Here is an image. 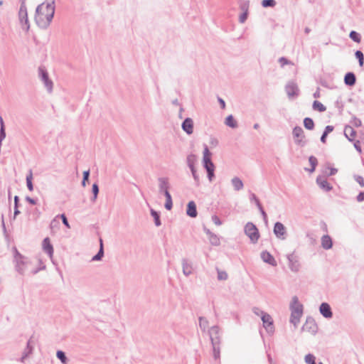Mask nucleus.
<instances>
[{
	"label": "nucleus",
	"mask_w": 364,
	"mask_h": 364,
	"mask_svg": "<svg viewBox=\"0 0 364 364\" xmlns=\"http://www.w3.org/2000/svg\"><path fill=\"white\" fill-rule=\"evenodd\" d=\"M250 2L249 1H240V9L242 12H248Z\"/></svg>",
	"instance_id": "nucleus-42"
},
{
	"label": "nucleus",
	"mask_w": 364,
	"mask_h": 364,
	"mask_svg": "<svg viewBox=\"0 0 364 364\" xmlns=\"http://www.w3.org/2000/svg\"><path fill=\"white\" fill-rule=\"evenodd\" d=\"M354 125L355 127H360L361 125V121L359 119H354Z\"/></svg>",
	"instance_id": "nucleus-64"
},
{
	"label": "nucleus",
	"mask_w": 364,
	"mask_h": 364,
	"mask_svg": "<svg viewBox=\"0 0 364 364\" xmlns=\"http://www.w3.org/2000/svg\"><path fill=\"white\" fill-rule=\"evenodd\" d=\"M203 164L205 170L208 168H215V165L211 160V152L209 151L207 145H204V150L203 152Z\"/></svg>",
	"instance_id": "nucleus-11"
},
{
	"label": "nucleus",
	"mask_w": 364,
	"mask_h": 364,
	"mask_svg": "<svg viewBox=\"0 0 364 364\" xmlns=\"http://www.w3.org/2000/svg\"><path fill=\"white\" fill-rule=\"evenodd\" d=\"M34 348V341L32 338H30L28 342L26 348L22 353V356L20 358L19 361L21 363H24L25 360L33 353Z\"/></svg>",
	"instance_id": "nucleus-13"
},
{
	"label": "nucleus",
	"mask_w": 364,
	"mask_h": 364,
	"mask_svg": "<svg viewBox=\"0 0 364 364\" xmlns=\"http://www.w3.org/2000/svg\"><path fill=\"white\" fill-rule=\"evenodd\" d=\"M90 176V170L85 171L83 172V178L82 181V186L85 187L86 186V181H88Z\"/></svg>",
	"instance_id": "nucleus-50"
},
{
	"label": "nucleus",
	"mask_w": 364,
	"mask_h": 364,
	"mask_svg": "<svg viewBox=\"0 0 364 364\" xmlns=\"http://www.w3.org/2000/svg\"><path fill=\"white\" fill-rule=\"evenodd\" d=\"M42 246L43 251L49 256L50 259H52L53 255V247L51 245L48 237H46L43 240Z\"/></svg>",
	"instance_id": "nucleus-22"
},
{
	"label": "nucleus",
	"mask_w": 364,
	"mask_h": 364,
	"mask_svg": "<svg viewBox=\"0 0 364 364\" xmlns=\"http://www.w3.org/2000/svg\"><path fill=\"white\" fill-rule=\"evenodd\" d=\"M356 82V77L353 73H347L344 77V82L346 85L353 86Z\"/></svg>",
	"instance_id": "nucleus-26"
},
{
	"label": "nucleus",
	"mask_w": 364,
	"mask_h": 364,
	"mask_svg": "<svg viewBox=\"0 0 364 364\" xmlns=\"http://www.w3.org/2000/svg\"><path fill=\"white\" fill-rule=\"evenodd\" d=\"M309 161L311 168L310 169L305 168V170L309 171L310 173H313L315 171V168L318 164V160L315 156H311L309 158Z\"/></svg>",
	"instance_id": "nucleus-31"
},
{
	"label": "nucleus",
	"mask_w": 364,
	"mask_h": 364,
	"mask_svg": "<svg viewBox=\"0 0 364 364\" xmlns=\"http://www.w3.org/2000/svg\"><path fill=\"white\" fill-rule=\"evenodd\" d=\"M92 192L93 193V198H92V201H95L97 198V195L99 193V187L97 183H94L92 187Z\"/></svg>",
	"instance_id": "nucleus-46"
},
{
	"label": "nucleus",
	"mask_w": 364,
	"mask_h": 364,
	"mask_svg": "<svg viewBox=\"0 0 364 364\" xmlns=\"http://www.w3.org/2000/svg\"><path fill=\"white\" fill-rule=\"evenodd\" d=\"M252 312L257 315V316H260L261 317L262 316V314H265L266 312H264L263 311H262L258 307H253L252 308Z\"/></svg>",
	"instance_id": "nucleus-53"
},
{
	"label": "nucleus",
	"mask_w": 364,
	"mask_h": 364,
	"mask_svg": "<svg viewBox=\"0 0 364 364\" xmlns=\"http://www.w3.org/2000/svg\"><path fill=\"white\" fill-rule=\"evenodd\" d=\"M292 134L296 144L300 146H304L306 145V141H304V132L301 127H295L293 129Z\"/></svg>",
	"instance_id": "nucleus-8"
},
{
	"label": "nucleus",
	"mask_w": 364,
	"mask_h": 364,
	"mask_svg": "<svg viewBox=\"0 0 364 364\" xmlns=\"http://www.w3.org/2000/svg\"><path fill=\"white\" fill-rule=\"evenodd\" d=\"M104 256V246L103 241L100 239V250L92 258V261H100Z\"/></svg>",
	"instance_id": "nucleus-29"
},
{
	"label": "nucleus",
	"mask_w": 364,
	"mask_h": 364,
	"mask_svg": "<svg viewBox=\"0 0 364 364\" xmlns=\"http://www.w3.org/2000/svg\"><path fill=\"white\" fill-rule=\"evenodd\" d=\"M18 17L23 28L28 31L30 28V24L28 18L27 9L25 2H22L20 6Z\"/></svg>",
	"instance_id": "nucleus-7"
},
{
	"label": "nucleus",
	"mask_w": 364,
	"mask_h": 364,
	"mask_svg": "<svg viewBox=\"0 0 364 364\" xmlns=\"http://www.w3.org/2000/svg\"><path fill=\"white\" fill-rule=\"evenodd\" d=\"M344 134L350 141H353L356 135V132L351 126L347 125L344 129Z\"/></svg>",
	"instance_id": "nucleus-25"
},
{
	"label": "nucleus",
	"mask_w": 364,
	"mask_h": 364,
	"mask_svg": "<svg viewBox=\"0 0 364 364\" xmlns=\"http://www.w3.org/2000/svg\"><path fill=\"white\" fill-rule=\"evenodd\" d=\"M186 214L191 218H196L198 215L196 205L194 201L188 202L187 205Z\"/></svg>",
	"instance_id": "nucleus-24"
},
{
	"label": "nucleus",
	"mask_w": 364,
	"mask_h": 364,
	"mask_svg": "<svg viewBox=\"0 0 364 364\" xmlns=\"http://www.w3.org/2000/svg\"><path fill=\"white\" fill-rule=\"evenodd\" d=\"M218 102H219V103H220V105L221 106V108L222 109H225V101L222 98L218 97Z\"/></svg>",
	"instance_id": "nucleus-61"
},
{
	"label": "nucleus",
	"mask_w": 364,
	"mask_h": 364,
	"mask_svg": "<svg viewBox=\"0 0 364 364\" xmlns=\"http://www.w3.org/2000/svg\"><path fill=\"white\" fill-rule=\"evenodd\" d=\"M231 183H232V186H233L234 190L236 191H239L242 190L244 187L243 182L242 181V180L240 178H238L237 176H235L231 179Z\"/></svg>",
	"instance_id": "nucleus-28"
},
{
	"label": "nucleus",
	"mask_w": 364,
	"mask_h": 364,
	"mask_svg": "<svg viewBox=\"0 0 364 364\" xmlns=\"http://www.w3.org/2000/svg\"><path fill=\"white\" fill-rule=\"evenodd\" d=\"M0 124H1V129H0V146H1L2 141L6 137V132H5L4 121H3V119L1 117H0Z\"/></svg>",
	"instance_id": "nucleus-40"
},
{
	"label": "nucleus",
	"mask_w": 364,
	"mask_h": 364,
	"mask_svg": "<svg viewBox=\"0 0 364 364\" xmlns=\"http://www.w3.org/2000/svg\"><path fill=\"white\" fill-rule=\"evenodd\" d=\"M315 356L311 353L306 355L304 358V360L306 364H314L315 363Z\"/></svg>",
	"instance_id": "nucleus-45"
},
{
	"label": "nucleus",
	"mask_w": 364,
	"mask_h": 364,
	"mask_svg": "<svg viewBox=\"0 0 364 364\" xmlns=\"http://www.w3.org/2000/svg\"><path fill=\"white\" fill-rule=\"evenodd\" d=\"M333 130V127L331 126V125H328L326 127L323 132L326 133V134H328Z\"/></svg>",
	"instance_id": "nucleus-57"
},
{
	"label": "nucleus",
	"mask_w": 364,
	"mask_h": 364,
	"mask_svg": "<svg viewBox=\"0 0 364 364\" xmlns=\"http://www.w3.org/2000/svg\"><path fill=\"white\" fill-rule=\"evenodd\" d=\"M209 336L210 338L211 343H220V328L218 326H212L209 331Z\"/></svg>",
	"instance_id": "nucleus-16"
},
{
	"label": "nucleus",
	"mask_w": 364,
	"mask_h": 364,
	"mask_svg": "<svg viewBox=\"0 0 364 364\" xmlns=\"http://www.w3.org/2000/svg\"><path fill=\"white\" fill-rule=\"evenodd\" d=\"M276 5L275 0H262V6L264 8L274 7Z\"/></svg>",
	"instance_id": "nucleus-44"
},
{
	"label": "nucleus",
	"mask_w": 364,
	"mask_h": 364,
	"mask_svg": "<svg viewBox=\"0 0 364 364\" xmlns=\"http://www.w3.org/2000/svg\"><path fill=\"white\" fill-rule=\"evenodd\" d=\"M250 200L251 202H255L256 201V200H259L257 198V197L256 196V195L255 193H251L250 194Z\"/></svg>",
	"instance_id": "nucleus-60"
},
{
	"label": "nucleus",
	"mask_w": 364,
	"mask_h": 364,
	"mask_svg": "<svg viewBox=\"0 0 364 364\" xmlns=\"http://www.w3.org/2000/svg\"><path fill=\"white\" fill-rule=\"evenodd\" d=\"M212 221L216 225H220L222 224L221 220L220 218L216 215H213L212 216Z\"/></svg>",
	"instance_id": "nucleus-54"
},
{
	"label": "nucleus",
	"mask_w": 364,
	"mask_h": 364,
	"mask_svg": "<svg viewBox=\"0 0 364 364\" xmlns=\"http://www.w3.org/2000/svg\"><path fill=\"white\" fill-rule=\"evenodd\" d=\"M245 233L250 239L252 243L255 244L259 238L257 228L252 223H247L245 226Z\"/></svg>",
	"instance_id": "nucleus-5"
},
{
	"label": "nucleus",
	"mask_w": 364,
	"mask_h": 364,
	"mask_svg": "<svg viewBox=\"0 0 364 364\" xmlns=\"http://www.w3.org/2000/svg\"><path fill=\"white\" fill-rule=\"evenodd\" d=\"M159 192L163 193L166 197L165 208L170 210L173 207V201L171 196L168 191L170 184L168 178L166 177H160L158 178Z\"/></svg>",
	"instance_id": "nucleus-3"
},
{
	"label": "nucleus",
	"mask_w": 364,
	"mask_h": 364,
	"mask_svg": "<svg viewBox=\"0 0 364 364\" xmlns=\"http://www.w3.org/2000/svg\"><path fill=\"white\" fill-rule=\"evenodd\" d=\"M208 321L204 317L199 318V326L200 329L204 332L208 328Z\"/></svg>",
	"instance_id": "nucleus-35"
},
{
	"label": "nucleus",
	"mask_w": 364,
	"mask_h": 364,
	"mask_svg": "<svg viewBox=\"0 0 364 364\" xmlns=\"http://www.w3.org/2000/svg\"><path fill=\"white\" fill-rule=\"evenodd\" d=\"M278 61L281 67L282 68L286 65H294V63L291 61L289 60L287 58L284 57L279 58Z\"/></svg>",
	"instance_id": "nucleus-48"
},
{
	"label": "nucleus",
	"mask_w": 364,
	"mask_h": 364,
	"mask_svg": "<svg viewBox=\"0 0 364 364\" xmlns=\"http://www.w3.org/2000/svg\"><path fill=\"white\" fill-rule=\"evenodd\" d=\"M182 129L188 135L193 132V121L191 118L187 117L181 124Z\"/></svg>",
	"instance_id": "nucleus-19"
},
{
	"label": "nucleus",
	"mask_w": 364,
	"mask_h": 364,
	"mask_svg": "<svg viewBox=\"0 0 364 364\" xmlns=\"http://www.w3.org/2000/svg\"><path fill=\"white\" fill-rule=\"evenodd\" d=\"M60 218H61V219H62V222H63V224H64L67 228H70V227L69 223H68V219H67V218H66L65 215V214H62V215H60Z\"/></svg>",
	"instance_id": "nucleus-55"
},
{
	"label": "nucleus",
	"mask_w": 364,
	"mask_h": 364,
	"mask_svg": "<svg viewBox=\"0 0 364 364\" xmlns=\"http://www.w3.org/2000/svg\"><path fill=\"white\" fill-rule=\"evenodd\" d=\"M354 147L355 149L359 152V153H361L362 150H361V146H360V143L359 141H356L355 143H354Z\"/></svg>",
	"instance_id": "nucleus-56"
},
{
	"label": "nucleus",
	"mask_w": 364,
	"mask_h": 364,
	"mask_svg": "<svg viewBox=\"0 0 364 364\" xmlns=\"http://www.w3.org/2000/svg\"><path fill=\"white\" fill-rule=\"evenodd\" d=\"M321 246L325 250H329L332 247L333 242L329 235H326L321 237Z\"/></svg>",
	"instance_id": "nucleus-27"
},
{
	"label": "nucleus",
	"mask_w": 364,
	"mask_h": 364,
	"mask_svg": "<svg viewBox=\"0 0 364 364\" xmlns=\"http://www.w3.org/2000/svg\"><path fill=\"white\" fill-rule=\"evenodd\" d=\"M14 262L16 271L21 275H23L27 266L30 264V260L22 255L16 248L14 249Z\"/></svg>",
	"instance_id": "nucleus-4"
},
{
	"label": "nucleus",
	"mask_w": 364,
	"mask_h": 364,
	"mask_svg": "<svg viewBox=\"0 0 364 364\" xmlns=\"http://www.w3.org/2000/svg\"><path fill=\"white\" fill-rule=\"evenodd\" d=\"M349 37L355 42L356 43H360V40H361V38H360V36L358 33H357L356 31H350V34H349Z\"/></svg>",
	"instance_id": "nucleus-41"
},
{
	"label": "nucleus",
	"mask_w": 364,
	"mask_h": 364,
	"mask_svg": "<svg viewBox=\"0 0 364 364\" xmlns=\"http://www.w3.org/2000/svg\"><path fill=\"white\" fill-rule=\"evenodd\" d=\"M206 171L209 181L212 182L213 181V178H215V168H208L206 170Z\"/></svg>",
	"instance_id": "nucleus-49"
},
{
	"label": "nucleus",
	"mask_w": 364,
	"mask_h": 364,
	"mask_svg": "<svg viewBox=\"0 0 364 364\" xmlns=\"http://www.w3.org/2000/svg\"><path fill=\"white\" fill-rule=\"evenodd\" d=\"M151 215L154 219V223L156 226L159 227L161 225L160 215L158 212L154 209H151Z\"/></svg>",
	"instance_id": "nucleus-36"
},
{
	"label": "nucleus",
	"mask_w": 364,
	"mask_h": 364,
	"mask_svg": "<svg viewBox=\"0 0 364 364\" xmlns=\"http://www.w3.org/2000/svg\"><path fill=\"white\" fill-rule=\"evenodd\" d=\"M225 124L226 126L231 127L232 129L237 127V122L234 119L232 114L228 115L225 120Z\"/></svg>",
	"instance_id": "nucleus-30"
},
{
	"label": "nucleus",
	"mask_w": 364,
	"mask_h": 364,
	"mask_svg": "<svg viewBox=\"0 0 364 364\" xmlns=\"http://www.w3.org/2000/svg\"><path fill=\"white\" fill-rule=\"evenodd\" d=\"M303 305L299 301L298 297L294 296L289 305V309L291 311L290 322L295 328L297 327L303 315Z\"/></svg>",
	"instance_id": "nucleus-2"
},
{
	"label": "nucleus",
	"mask_w": 364,
	"mask_h": 364,
	"mask_svg": "<svg viewBox=\"0 0 364 364\" xmlns=\"http://www.w3.org/2000/svg\"><path fill=\"white\" fill-rule=\"evenodd\" d=\"M357 200L359 202L363 201L364 200V193H359L358 196H357Z\"/></svg>",
	"instance_id": "nucleus-63"
},
{
	"label": "nucleus",
	"mask_w": 364,
	"mask_h": 364,
	"mask_svg": "<svg viewBox=\"0 0 364 364\" xmlns=\"http://www.w3.org/2000/svg\"><path fill=\"white\" fill-rule=\"evenodd\" d=\"M261 319L263 322V326L265 328V329L268 332H272L274 330V326L272 316L269 314L265 313L262 314Z\"/></svg>",
	"instance_id": "nucleus-14"
},
{
	"label": "nucleus",
	"mask_w": 364,
	"mask_h": 364,
	"mask_svg": "<svg viewBox=\"0 0 364 364\" xmlns=\"http://www.w3.org/2000/svg\"><path fill=\"white\" fill-rule=\"evenodd\" d=\"M228 274L226 272L218 269V280L225 281V280L228 279Z\"/></svg>",
	"instance_id": "nucleus-47"
},
{
	"label": "nucleus",
	"mask_w": 364,
	"mask_h": 364,
	"mask_svg": "<svg viewBox=\"0 0 364 364\" xmlns=\"http://www.w3.org/2000/svg\"><path fill=\"white\" fill-rule=\"evenodd\" d=\"M190 170L191 171L192 176H193L196 183H197V185H198L199 184V176L196 173V170L195 168V166L192 167V168H190Z\"/></svg>",
	"instance_id": "nucleus-51"
},
{
	"label": "nucleus",
	"mask_w": 364,
	"mask_h": 364,
	"mask_svg": "<svg viewBox=\"0 0 364 364\" xmlns=\"http://www.w3.org/2000/svg\"><path fill=\"white\" fill-rule=\"evenodd\" d=\"M304 126L306 129L312 130L314 128V122L310 117H306L304 119Z\"/></svg>",
	"instance_id": "nucleus-33"
},
{
	"label": "nucleus",
	"mask_w": 364,
	"mask_h": 364,
	"mask_svg": "<svg viewBox=\"0 0 364 364\" xmlns=\"http://www.w3.org/2000/svg\"><path fill=\"white\" fill-rule=\"evenodd\" d=\"M213 346V356L215 360H218L220 358V343H211Z\"/></svg>",
	"instance_id": "nucleus-32"
},
{
	"label": "nucleus",
	"mask_w": 364,
	"mask_h": 364,
	"mask_svg": "<svg viewBox=\"0 0 364 364\" xmlns=\"http://www.w3.org/2000/svg\"><path fill=\"white\" fill-rule=\"evenodd\" d=\"M317 325L315 321L311 317H308L306 320L305 323L303 325L301 330L303 331H307L311 334H315L317 332Z\"/></svg>",
	"instance_id": "nucleus-12"
},
{
	"label": "nucleus",
	"mask_w": 364,
	"mask_h": 364,
	"mask_svg": "<svg viewBox=\"0 0 364 364\" xmlns=\"http://www.w3.org/2000/svg\"><path fill=\"white\" fill-rule=\"evenodd\" d=\"M55 14L54 0H48L38 5L36 10L35 21L38 26L46 29L50 24Z\"/></svg>",
	"instance_id": "nucleus-1"
},
{
	"label": "nucleus",
	"mask_w": 364,
	"mask_h": 364,
	"mask_svg": "<svg viewBox=\"0 0 364 364\" xmlns=\"http://www.w3.org/2000/svg\"><path fill=\"white\" fill-rule=\"evenodd\" d=\"M248 16V12H242L239 17V21L241 23H244Z\"/></svg>",
	"instance_id": "nucleus-52"
},
{
	"label": "nucleus",
	"mask_w": 364,
	"mask_h": 364,
	"mask_svg": "<svg viewBox=\"0 0 364 364\" xmlns=\"http://www.w3.org/2000/svg\"><path fill=\"white\" fill-rule=\"evenodd\" d=\"M319 312L326 318H331L333 317L331 308L328 303H321L319 306Z\"/></svg>",
	"instance_id": "nucleus-15"
},
{
	"label": "nucleus",
	"mask_w": 364,
	"mask_h": 364,
	"mask_svg": "<svg viewBox=\"0 0 364 364\" xmlns=\"http://www.w3.org/2000/svg\"><path fill=\"white\" fill-rule=\"evenodd\" d=\"M285 90L289 97L298 95L299 89L296 84L294 82H289L285 87Z\"/></svg>",
	"instance_id": "nucleus-17"
},
{
	"label": "nucleus",
	"mask_w": 364,
	"mask_h": 364,
	"mask_svg": "<svg viewBox=\"0 0 364 364\" xmlns=\"http://www.w3.org/2000/svg\"><path fill=\"white\" fill-rule=\"evenodd\" d=\"M38 77L44 84V87L47 90L48 92L51 93L53 92V81L49 78L48 73L45 68L39 67Z\"/></svg>",
	"instance_id": "nucleus-6"
},
{
	"label": "nucleus",
	"mask_w": 364,
	"mask_h": 364,
	"mask_svg": "<svg viewBox=\"0 0 364 364\" xmlns=\"http://www.w3.org/2000/svg\"><path fill=\"white\" fill-rule=\"evenodd\" d=\"M33 173L31 171H29L28 174L26 176V185L27 188L30 191L33 190V185L32 183Z\"/></svg>",
	"instance_id": "nucleus-37"
},
{
	"label": "nucleus",
	"mask_w": 364,
	"mask_h": 364,
	"mask_svg": "<svg viewBox=\"0 0 364 364\" xmlns=\"http://www.w3.org/2000/svg\"><path fill=\"white\" fill-rule=\"evenodd\" d=\"M260 256L264 262L267 263L273 267H276L277 265L275 259L269 252L262 251Z\"/></svg>",
	"instance_id": "nucleus-20"
},
{
	"label": "nucleus",
	"mask_w": 364,
	"mask_h": 364,
	"mask_svg": "<svg viewBox=\"0 0 364 364\" xmlns=\"http://www.w3.org/2000/svg\"><path fill=\"white\" fill-rule=\"evenodd\" d=\"M203 231L206 233L208 237V240L210 243L214 246H219L220 244V238L218 235L212 232L209 229L206 227H203Z\"/></svg>",
	"instance_id": "nucleus-18"
},
{
	"label": "nucleus",
	"mask_w": 364,
	"mask_h": 364,
	"mask_svg": "<svg viewBox=\"0 0 364 364\" xmlns=\"http://www.w3.org/2000/svg\"><path fill=\"white\" fill-rule=\"evenodd\" d=\"M273 232L277 238L281 240H284L287 237V228L280 222H277L274 223Z\"/></svg>",
	"instance_id": "nucleus-10"
},
{
	"label": "nucleus",
	"mask_w": 364,
	"mask_h": 364,
	"mask_svg": "<svg viewBox=\"0 0 364 364\" xmlns=\"http://www.w3.org/2000/svg\"><path fill=\"white\" fill-rule=\"evenodd\" d=\"M288 259V266L291 272H297L299 271L301 264L299 257L294 252L287 255Z\"/></svg>",
	"instance_id": "nucleus-9"
},
{
	"label": "nucleus",
	"mask_w": 364,
	"mask_h": 364,
	"mask_svg": "<svg viewBox=\"0 0 364 364\" xmlns=\"http://www.w3.org/2000/svg\"><path fill=\"white\" fill-rule=\"evenodd\" d=\"M183 274L186 277H188L192 274L193 265L192 263L187 259L183 258L181 261Z\"/></svg>",
	"instance_id": "nucleus-21"
},
{
	"label": "nucleus",
	"mask_w": 364,
	"mask_h": 364,
	"mask_svg": "<svg viewBox=\"0 0 364 364\" xmlns=\"http://www.w3.org/2000/svg\"><path fill=\"white\" fill-rule=\"evenodd\" d=\"M196 161V156L195 154H189L187 156L186 162L188 166L190 168L194 167L195 163Z\"/></svg>",
	"instance_id": "nucleus-39"
},
{
	"label": "nucleus",
	"mask_w": 364,
	"mask_h": 364,
	"mask_svg": "<svg viewBox=\"0 0 364 364\" xmlns=\"http://www.w3.org/2000/svg\"><path fill=\"white\" fill-rule=\"evenodd\" d=\"M313 109L314 110H318L320 112L326 111V107L320 102L315 100L313 103Z\"/></svg>",
	"instance_id": "nucleus-34"
},
{
	"label": "nucleus",
	"mask_w": 364,
	"mask_h": 364,
	"mask_svg": "<svg viewBox=\"0 0 364 364\" xmlns=\"http://www.w3.org/2000/svg\"><path fill=\"white\" fill-rule=\"evenodd\" d=\"M318 186L325 191H329L332 189V186L328 183L326 179L323 176H318L316 178Z\"/></svg>",
	"instance_id": "nucleus-23"
},
{
	"label": "nucleus",
	"mask_w": 364,
	"mask_h": 364,
	"mask_svg": "<svg viewBox=\"0 0 364 364\" xmlns=\"http://www.w3.org/2000/svg\"><path fill=\"white\" fill-rule=\"evenodd\" d=\"M26 201H28L29 203H31L32 205H35L36 203V201L34 199L30 198L29 196H27L26 198Z\"/></svg>",
	"instance_id": "nucleus-59"
},
{
	"label": "nucleus",
	"mask_w": 364,
	"mask_h": 364,
	"mask_svg": "<svg viewBox=\"0 0 364 364\" xmlns=\"http://www.w3.org/2000/svg\"><path fill=\"white\" fill-rule=\"evenodd\" d=\"M57 358L61 361L63 364H68V359L65 355V353L62 350H58L56 353Z\"/></svg>",
	"instance_id": "nucleus-38"
},
{
	"label": "nucleus",
	"mask_w": 364,
	"mask_h": 364,
	"mask_svg": "<svg viewBox=\"0 0 364 364\" xmlns=\"http://www.w3.org/2000/svg\"><path fill=\"white\" fill-rule=\"evenodd\" d=\"M328 134H326V133H323V134L321 135V141L322 143H326V137H327Z\"/></svg>",
	"instance_id": "nucleus-62"
},
{
	"label": "nucleus",
	"mask_w": 364,
	"mask_h": 364,
	"mask_svg": "<svg viewBox=\"0 0 364 364\" xmlns=\"http://www.w3.org/2000/svg\"><path fill=\"white\" fill-rule=\"evenodd\" d=\"M355 58L358 60L359 65L362 67L364 63V55L360 50H357L355 53Z\"/></svg>",
	"instance_id": "nucleus-43"
},
{
	"label": "nucleus",
	"mask_w": 364,
	"mask_h": 364,
	"mask_svg": "<svg viewBox=\"0 0 364 364\" xmlns=\"http://www.w3.org/2000/svg\"><path fill=\"white\" fill-rule=\"evenodd\" d=\"M259 212L261 213L262 217H263V219L265 222H267V215L265 213V211L264 210L263 208H262V210H259Z\"/></svg>",
	"instance_id": "nucleus-58"
}]
</instances>
